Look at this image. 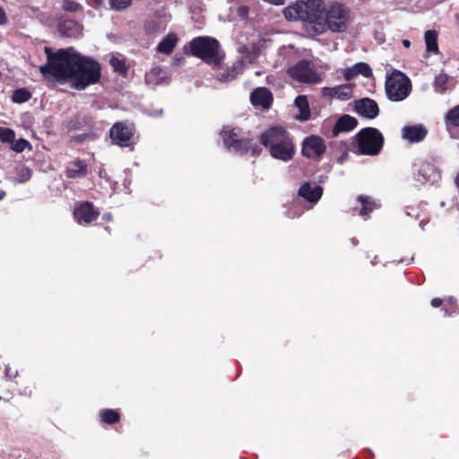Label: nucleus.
<instances>
[{
    "mask_svg": "<svg viewBox=\"0 0 459 459\" xmlns=\"http://www.w3.org/2000/svg\"><path fill=\"white\" fill-rule=\"evenodd\" d=\"M271 3L275 5H282L284 4V0H272Z\"/></svg>",
    "mask_w": 459,
    "mask_h": 459,
    "instance_id": "c03bdc74",
    "label": "nucleus"
},
{
    "mask_svg": "<svg viewBox=\"0 0 459 459\" xmlns=\"http://www.w3.org/2000/svg\"><path fill=\"white\" fill-rule=\"evenodd\" d=\"M325 4L323 0H300L286 7L283 15L288 21L300 20L316 34L317 23L322 21Z\"/></svg>",
    "mask_w": 459,
    "mask_h": 459,
    "instance_id": "7ed1b4c3",
    "label": "nucleus"
},
{
    "mask_svg": "<svg viewBox=\"0 0 459 459\" xmlns=\"http://www.w3.org/2000/svg\"><path fill=\"white\" fill-rule=\"evenodd\" d=\"M325 95L336 97L340 100H349L351 97V89L350 84H342L335 87H325L323 89Z\"/></svg>",
    "mask_w": 459,
    "mask_h": 459,
    "instance_id": "5701e85b",
    "label": "nucleus"
},
{
    "mask_svg": "<svg viewBox=\"0 0 459 459\" xmlns=\"http://www.w3.org/2000/svg\"><path fill=\"white\" fill-rule=\"evenodd\" d=\"M402 43L405 48H410L411 46V42L408 39H403Z\"/></svg>",
    "mask_w": 459,
    "mask_h": 459,
    "instance_id": "a18cd8bd",
    "label": "nucleus"
},
{
    "mask_svg": "<svg viewBox=\"0 0 459 459\" xmlns=\"http://www.w3.org/2000/svg\"><path fill=\"white\" fill-rule=\"evenodd\" d=\"M342 73L346 81H351L358 75H362L365 78H370L373 75L371 67L364 62H359L352 66L347 67Z\"/></svg>",
    "mask_w": 459,
    "mask_h": 459,
    "instance_id": "f3484780",
    "label": "nucleus"
},
{
    "mask_svg": "<svg viewBox=\"0 0 459 459\" xmlns=\"http://www.w3.org/2000/svg\"><path fill=\"white\" fill-rule=\"evenodd\" d=\"M358 152L363 155H377L384 144V136L381 132L374 127L361 129L356 134Z\"/></svg>",
    "mask_w": 459,
    "mask_h": 459,
    "instance_id": "0eeeda50",
    "label": "nucleus"
},
{
    "mask_svg": "<svg viewBox=\"0 0 459 459\" xmlns=\"http://www.w3.org/2000/svg\"><path fill=\"white\" fill-rule=\"evenodd\" d=\"M358 125L355 117L350 115L342 116L335 123L333 128V135L337 136L342 132H349L354 129Z\"/></svg>",
    "mask_w": 459,
    "mask_h": 459,
    "instance_id": "4be33fe9",
    "label": "nucleus"
},
{
    "mask_svg": "<svg viewBox=\"0 0 459 459\" xmlns=\"http://www.w3.org/2000/svg\"><path fill=\"white\" fill-rule=\"evenodd\" d=\"M241 68V63H234L230 68H227L221 73H218L216 78L221 82H230L236 78L238 70Z\"/></svg>",
    "mask_w": 459,
    "mask_h": 459,
    "instance_id": "cd10ccee",
    "label": "nucleus"
},
{
    "mask_svg": "<svg viewBox=\"0 0 459 459\" xmlns=\"http://www.w3.org/2000/svg\"><path fill=\"white\" fill-rule=\"evenodd\" d=\"M289 75L299 82L316 83L320 77L312 64L305 59L299 61L288 70Z\"/></svg>",
    "mask_w": 459,
    "mask_h": 459,
    "instance_id": "1a4fd4ad",
    "label": "nucleus"
},
{
    "mask_svg": "<svg viewBox=\"0 0 459 459\" xmlns=\"http://www.w3.org/2000/svg\"><path fill=\"white\" fill-rule=\"evenodd\" d=\"M406 214H407L408 216H411V212H409V211L407 210V211H406Z\"/></svg>",
    "mask_w": 459,
    "mask_h": 459,
    "instance_id": "3c124183",
    "label": "nucleus"
},
{
    "mask_svg": "<svg viewBox=\"0 0 459 459\" xmlns=\"http://www.w3.org/2000/svg\"><path fill=\"white\" fill-rule=\"evenodd\" d=\"M134 134V126L126 122L116 123L109 130V136L112 143L120 147L130 146Z\"/></svg>",
    "mask_w": 459,
    "mask_h": 459,
    "instance_id": "9d476101",
    "label": "nucleus"
},
{
    "mask_svg": "<svg viewBox=\"0 0 459 459\" xmlns=\"http://www.w3.org/2000/svg\"><path fill=\"white\" fill-rule=\"evenodd\" d=\"M10 367L7 366L5 368H4V372H5V375L8 377L9 376V373H10Z\"/></svg>",
    "mask_w": 459,
    "mask_h": 459,
    "instance_id": "09e8293b",
    "label": "nucleus"
},
{
    "mask_svg": "<svg viewBox=\"0 0 459 459\" xmlns=\"http://www.w3.org/2000/svg\"><path fill=\"white\" fill-rule=\"evenodd\" d=\"M385 91L389 100L402 101L410 95L411 82L403 73L394 70L392 74L386 75Z\"/></svg>",
    "mask_w": 459,
    "mask_h": 459,
    "instance_id": "423d86ee",
    "label": "nucleus"
},
{
    "mask_svg": "<svg viewBox=\"0 0 459 459\" xmlns=\"http://www.w3.org/2000/svg\"><path fill=\"white\" fill-rule=\"evenodd\" d=\"M88 1L91 5H92L93 7H96V6L100 5L103 0H88Z\"/></svg>",
    "mask_w": 459,
    "mask_h": 459,
    "instance_id": "37998d69",
    "label": "nucleus"
},
{
    "mask_svg": "<svg viewBox=\"0 0 459 459\" xmlns=\"http://www.w3.org/2000/svg\"><path fill=\"white\" fill-rule=\"evenodd\" d=\"M260 141L274 159L289 161L294 156L295 148L290 134L281 127L274 126L266 130Z\"/></svg>",
    "mask_w": 459,
    "mask_h": 459,
    "instance_id": "f03ea898",
    "label": "nucleus"
},
{
    "mask_svg": "<svg viewBox=\"0 0 459 459\" xmlns=\"http://www.w3.org/2000/svg\"><path fill=\"white\" fill-rule=\"evenodd\" d=\"M448 81V75L446 74L441 73L437 75L433 82V87L436 92L444 93L446 91V86Z\"/></svg>",
    "mask_w": 459,
    "mask_h": 459,
    "instance_id": "2f4dec72",
    "label": "nucleus"
},
{
    "mask_svg": "<svg viewBox=\"0 0 459 459\" xmlns=\"http://www.w3.org/2000/svg\"><path fill=\"white\" fill-rule=\"evenodd\" d=\"M446 121L450 125L459 127V105L455 106L447 112Z\"/></svg>",
    "mask_w": 459,
    "mask_h": 459,
    "instance_id": "72a5a7b5",
    "label": "nucleus"
},
{
    "mask_svg": "<svg viewBox=\"0 0 459 459\" xmlns=\"http://www.w3.org/2000/svg\"><path fill=\"white\" fill-rule=\"evenodd\" d=\"M403 139L411 143H420L425 139L428 130L423 125L405 126L401 131Z\"/></svg>",
    "mask_w": 459,
    "mask_h": 459,
    "instance_id": "4468645a",
    "label": "nucleus"
},
{
    "mask_svg": "<svg viewBox=\"0 0 459 459\" xmlns=\"http://www.w3.org/2000/svg\"><path fill=\"white\" fill-rule=\"evenodd\" d=\"M100 213L94 209L91 203L80 204L74 210V218L79 223H91L99 217Z\"/></svg>",
    "mask_w": 459,
    "mask_h": 459,
    "instance_id": "2eb2a0df",
    "label": "nucleus"
},
{
    "mask_svg": "<svg viewBox=\"0 0 459 459\" xmlns=\"http://www.w3.org/2000/svg\"><path fill=\"white\" fill-rule=\"evenodd\" d=\"M87 173V165L82 160H77L70 164L66 169L65 175L69 178H78L85 176Z\"/></svg>",
    "mask_w": 459,
    "mask_h": 459,
    "instance_id": "b1692460",
    "label": "nucleus"
},
{
    "mask_svg": "<svg viewBox=\"0 0 459 459\" xmlns=\"http://www.w3.org/2000/svg\"><path fill=\"white\" fill-rule=\"evenodd\" d=\"M7 22L6 14L2 7H0V25H4Z\"/></svg>",
    "mask_w": 459,
    "mask_h": 459,
    "instance_id": "a19ab883",
    "label": "nucleus"
},
{
    "mask_svg": "<svg viewBox=\"0 0 459 459\" xmlns=\"http://www.w3.org/2000/svg\"><path fill=\"white\" fill-rule=\"evenodd\" d=\"M5 192L2 189H0V200L4 199L5 196Z\"/></svg>",
    "mask_w": 459,
    "mask_h": 459,
    "instance_id": "de8ad7c7",
    "label": "nucleus"
},
{
    "mask_svg": "<svg viewBox=\"0 0 459 459\" xmlns=\"http://www.w3.org/2000/svg\"><path fill=\"white\" fill-rule=\"evenodd\" d=\"M15 139L14 132L10 128L0 127V140L4 143H13Z\"/></svg>",
    "mask_w": 459,
    "mask_h": 459,
    "instance_id": "f704fd0d",
    "label": "nucleus"
},
{
    "mask_svg": "<svg viewBox=\"0 0 459 459\" xmlns=\"http://www.w3.org/2000/svg\"><path fill=\"white\" fill-rule=\"evenodd\" d=\"M132 0H110L112 8L116 10H121L129 6Z\"/></svg>",
    "mask_w": 459,
    "mask_h": 459,
    "instance_id": "e433bc0d",
    "label": "nucleus"
},
{
    "mask_svg": "<svg viewBox=\"0 0 459 459\" xmlns=\"http://www.w3.org/2000/svg\"><path fill=\"white\" fill-rule=\"evenodd\" d=\"M414 178L420 183H435L440 179V171L429 161L417 160L413 164Z\"/></svg>",
    "mask_w": 459,
    "mask_h": 459,
    "instance_id": "9b49d317",
    "label": "nucleus"
},
{
    "mask_svg": "<svg viewBox=\"0 0 459 459\" xmlns=\"http://www.w3.org/2000/svg\"><path fill=\"white\" fill-rule=\"evenodd\" d=\"M91 136L90 133H82L77 135H74L71 138V142L74 143H82L87 140Z\"/></svg>",
    "mask_w": 459,
    "mask_h": 459,
    "instance_id": "ea45409f",
    "label": "nucleus"
},
{
    "mask_svg": "<svg viewBox=\"0 0 459 459\" xmlns=\"http://www.w3.org/2000/svg\"><path fill=\"white\" fill-rule=\"evenodd\" d=\"M32 172L30 169L24 168L20 170L19 177H18V182L19 183H25L29 181L31 178Z\"/></svg>",
    "mask_w": 459,
    "mask_h": 459,
    "instance_id": "4c0bfd02",
    "label": "nucleus"
},
{
    "mask_svg": "<svg viewBox=\"0 0 459 459\" xmlns=\"http://www.w3.org/2000/svg\"><path fill=\"white\" fill-rule=\"evenodd\" d=\"M321 20L317 23L316 34H323L327 30L344 32L351 22V10L342 4L333 3L325 8Z\"/></svg>",
    "mask_w": 459,
    "mask_h": 459,
    "instance_id": "20e7f679",
    "label": "nucleus"
},
{
    "mask_svg": "<svg viewBox=\"0 0 459 459\" xmlns=\"http://www.w3.org/2000/svg\"><path fill=\"white\" fill-rule=\"evenodd\" d=\"M221 135L224 146L230 152L242 155L251 151L254 156L260 153L261 149L258 145H253L252 141L248 138L240 137L235 129L224 127Z\"/></svg>",
    "mask_w": 459,
    "mask_h": 459,
    "instance_id": "6e6552de",
    "label": "nucleus"
},
{
    "mask_svg": "<svg viewBox=\"0 0 459 459\" xmlns=\"http://www.w3.org/2000/svg\"><path fill=\"white\" fill-rule=\"evenodd\" d=\"M442 299L439 298H435L431 300V306L434 307H438L442 305Z\"/></svg>",
    "mask_w": 459,
    "mask_h": 459,
    "instance_id": "79ce46f5",
    "label": "nucleus"
},
{
    "mask_svg": "<svg viewBox=\"0 0 459 459\" xmlns=\"http://www.w3.org/2000/svg\"><path fill=\"white\" fill-rule=\"evenodd\" d=\"M177 42V36L173 33H169L159 43V45L157 46V51L160 53L169 55L172 53Z\"/></svg>",
    "mask_w": 459,
    "mask_h": 459,
    "instance_id": "a878e982",
    "label": "nucleus"
},
{
    "mask_svg": "<svg viewBox=\"0 0 459 459\" xmlns=\"http://www.w3.org/2000/svg\"><path fill=\"white\" fill-rule=\"evenodd\" d=\"M295 105L299 110V114L297 115V119L300 121H307L310 118V109L308 101L306 96L299 95L295 100Z\"/></svg>",
    "mask_w": 459,
    "mask_h": 459,
    "instance_id": "393cba45",
    "label": "nucleus"
},
{
    "mask_svg": "<svg viewBox=\"0 0 459 459\" xmlns=\"http://www.w3.org/2000/svg\"><path fill=\"white\" fill-rule=\"evenodd\" d=\"M358 200L359 201L362 206L359 212L360 215H366L374 211L377 207L376 203L368 196L359 195L358 197Z\"/></svg>",
    "mask_w": 459,
    "mask_h": 459,
    "instance_id": "c756f323",
    "label": "nucleus"
},
{
    "mask_svg": "<svg viewBox=\"0 0 459 459\" xmlns=\"http://www.w3.org/2000/svg\"><path fill=\"white\" fill-rule=\"evenodd\" d=\"M31 93L29 90L26 88H20L15 91H13L12 95V100L14 103H24L30 100Z\"/></svg>",
    "mask_w": 459,
    "mask_h": 459,
    "instance_id": "c85d7f7f",
    "label": "nucleus"
},
{
    "mask_svg": "<svg viewBox=\"0 0 459 459\" xmlns=\"http://www.w3.org/2000/svg\"><path fill=\"white\" fill-rule=\"evenodd\" d=\"M67 132L73 131H91L92 128V119L91 117L84 114H75L69 120L64 123Z\"/></svg>",
    "mask_w": 459,
    "mask_h": 459,
    "instance_id": "ddd939ff",
    "label": "nucleus"
},
{
    "mask_svg": "<svg viewBox=\"0 0 459 459\" xmlns=\"http://www.w3.org/2000/svg\"><path fill=\"white\" fill-rule=\"evenodd\" d=\"M352 242L354 245H357V243H358V241L355 238H353Z\"/></svg>",
    "mask_w": 459,
    "mask_h": 459,
    "instance_id": "603ef678",
    "label": "nucleus"
},
{
    "mask_svg": "<svg viewBox=\"0 0 459 459\" xmlns=\"http://www.w3.org/2000/svg\"><path fill=\"white\" fill-rule=\"evenodd\" d=\"M299 195L310 203H316L323 195V188L319 185L307 182L300 186Z\"/></svg>",
    "mask_w": 459,
    "mask_h": 459,
    "instance_id": "aec40b11",
    "label": "nucleus"
},
{
    "mask_svg": "<svg viewBox=\"0 0 459 459\" xmlns=\"http://www.w3.org/2000/svg\"><path fill=\"white\" fill-rule=\"evenodd\" d=\"M145 82L152 87L168 83L169 74L160 66L153 67L145 74Z\"/></svg>",
    "mask_w": 459,
    "mask_h": 459,
    "instance_id": "6ab92c4d",
    "label": "nucleus"
},
{
    "mask_svg": "<svg viewBox=\"0 0 459 459\" xmlns=\"http://www.w3.org/2000/svg\"><path fill=\"white\" fill-rule=\"evenodd\" d=\"M325 150V143L320 136L312 134L302 142V154L308 159H320Z\"/></svg>",
    "mask_w": 459,
    "mask_h": 459,
    "instance_id": "f8f14e48",
    "label": "nucleus"
},
{
    "mask_svg": "<svg viewBox=\"0 0 459 459\" xmlns=\"http://www.w3.org/2000/svg\"><path fill=\"white\" fill-rule=\"evenodd\" d=\"M355 109L359 115L369 119L377 117L379 113L377 103L369 98H363L356 101Z\"/></svg>",
    "mask_w": 459,
    "mask_h": 459,
    "instance_id": "dca6fc26",
    "label": "nucleus"
},
{
    "mask_svg": "<svg viewBox=\"0 0 459 459\" xmlns=\"http://www.w3.org/2000/svg\"><path fill=\"white\" fill-rule=\"evenodd\" d=\"M426 49L428 52L438 53L437 32L434 30H429L424 34Z\"/></svg>",
    "mask_w": 459,
    "mask_h": 459,
    "instance_id": "bb28decb",
    "label": "nucleus"
},
{
    "mask_svg": "<svg viewBox=\"0 0 459 459\" xmlns=\"http://www.w3.org/2000/svg\"><path fill=\"white\" fill-rule=\"evenodd\" d=\"M377 257L374 258V260L371 262V264L374 265L376 264Z\"/></svg>",
    "mask_w": 459,
    "mask_h": 459,
    "instance_id": "864d4df0",
    "label": "nucleus"
},
{
    "mask_svg": "<svg viewBox=\"0 0 459 459\" xmlns=\"http://www.w3.org/2000/svg\"><path fill=\"white\" fill-rule=\"evenodd\" d=\"M455 184L459 187V175L455 178Z\"/></svg>",
    "mask_w": 459,
    "mask_h": 459,
    "instance_id": "8fccbe9b",
    "label": "nucleus"
},
{
    "mask_svg": "<svg viewBox=\"0 0 459 459\" xmlns=\"http://www.w3.org/2000/svg\"><path fill=\"white\" fill-rule=\"evenodd\" d=\"M29 145V142L24 139H20L13 145V150L16 152H22L25 150L26 146Z\"/></svg>",
    "mask_w": 459,
    "mask_h": 459,
    "instance_id": "58836bf2",
    "label": "nucleus"
},
{
    "mask_svg": "<svg viewBox=\"0 0 459 459\" xmlns=\"http://www.w3.org/2000/svg\"><path fill=\"white\" fill-rule=\"evenodd\" d=\"M60 34L66 38H78L82 34V26L74 20H64L59 23Z\"/></svg>",
    "mask_w": 459,
    "mask_h": 459,
    "instance_id": "412c9836",
    "label": "nucleus"
},
{
    "mask_svg": "<svg viewBox=\"0 0 459 459\" xmlns=\"http://www.w3.org/2000/svg\"><path fill=\"white\" fill-rule=\"evenodd\" d=\"M111 66L115 70V72H117L121 74H125L127 72V68L126 66L125 61L121 58H118L117 56H111L109 61Z\"/></svg>",
    "mask_w": 459,
    "mask_h": 459,
    "instance_id": "473e14b6",
    "label": "nucleus"
},
{
    "mask_svg": "<svg viewBox=\"0 0 459 459\" xmlns=\"http://www.w3.org/2000/svg\"><path fill=\"white\" fill-rule=\"evenodd\" d=\"M250 101L255 107L268 109L273 102L272 92L264 87L257 88L250 94Z\"/></svg>",
    "mask_w": 459,
    "mask_h": 459,
    "instance_id": "a211bd4d",
    "label": "nucleus"
},
{
    "mask_svg": "<svg viewBox=\"0 0 459 459\" xmlns=\"http://www.w3.org/2000/svg\"><path fill=\"white\" fill-rule=\"evenodd\" d=\"M112 218L111 214L110 213H106L103 215V219L106 220V221H110Z\"/></svg>",
    "mask_w": 459,
    "mask_h": 459,
    "instance_id": "49530a36",
    "label": "nucleus"
},
{
    "mask_svg": "<svg viewBox=\"0 0 459 459\" xmlns=\"http://www.w3.org/2000/svg\"><path fill=\"white\" fill-rule=\"evenodd\" d=\"M100 418L104 423L114 424L120 419V415L117 411L105 409L100 411Z\"/></svg>",
    "mask_w": 459,
    "mask_h": 459,
    "instance_id": "7c9ffc66",
    "label": "nucleus"
},
{
    "mask_svg": "<svg viewBox=\"0 0 459 459\" xmlns=\"http://www.w3.org/2000/svg\"><path fill=\"white\" fill-rule=\"evenodd\" d=\"M47 63L40 66L45 77H52L59 82L72 81L76 90H83L96 83L100 78V65L92 58L78 53L74 48H61L56 53L45 47Z\"/></svg>",
    "mask_w": 459,
    "mask_h": 459,
    "instance_id": "f257e3e1",
    "label": "nucleus"
},
{
    "mask_svg": "<svg viewBox=\"0 0 459 459\" xmlns=\"http://www.w3.org/2000/svg\"><path fill=\"white\" fill-rule=\"evenodd\" d=\"M62 7L65 11L72 13L77 12L81 9L80 4L70 0H65Z\"/></svg>",
    "mask_w": 459,
    "mask_h": 459,
    "instance_id": "c9c22d12",
    "label": "nucleus"
},
{
    "mask_svg": "<svg viewBox=\"0 0 459 459\" xmlns=\"http://www.w3.org/2000/svg\"><path fill=\"white\" fill-rule=\"evenodd\" d=\"M190 52L212 67H219L222 64L225 54L219 41L211 37H197L190 42Z\"/></svg>",
    "mask_w": 459,
    "mask_h": 459,
    "instance_id": "39448f33",
    "label": "nucleus"
}]
</instances>
